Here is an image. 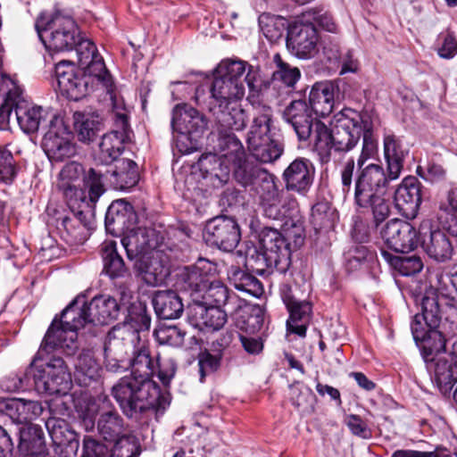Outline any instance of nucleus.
Here are the masks:
<instances>
[{"label":"nucleus","mask_w":457,"mask_h":457,"mask_svg":"<svg viewBox=\"0 0 457 457\" xmlns=\"http://www.w3.org/2000/svg\"><path fill=\"white\" fill-rule=\"evenodd\" d=\"M287 309L289 312L287 321L288 330L300 337H305L307 324L312 311V303L306 300L297 299Z\"/></svg>","instance_id":"obj_43"},{"label":"nucleus","mask_w":457,"mask_h":457,"mask_svg":"<svg viewBox=\"0 0 457 457\" xmlns=\"http://www.w3.org/2000/svg\"><path fill=\"white\" fill-rule=\"evenodd\" d=\"M374 175L381 177V182H386V171L382 165L365 163L360 168L358 160L355 162L353 157L349 158L340 169L341 189L345 196L353 195L355 204L359 184L370 181Z\"/></svg>","instance_id":"obj_18"},{"label":"nucleus","mask_w":457,"mask_h":457,"mask_svg":"<svg viewBox=\"0 0 457 457\" xmlns=\"http://www.w3.org/2000/svg\"><path fill=\"white\" fill-rule=\"evenodd\" d=\"M263 215L272 220H284L287 217L289 208L286 204H281L280 197L260 202Z\"/></svg>","instance_id":"obj_60"},{"label":"nucleus","mask_w":457,"mask_h":457,"mask_svg":"<svg viewBox=\"0 0 457 457\" xmlns=\"http://www.w3.org/2000/svg\"><path fill=\"white\" fill-rule=\"evenodd\" d=\"M154 337L160 345L180 347L184 344L186 332L178 326L161 327L154 330Z\"/></svg>","instance_id":"obj_58"},{"label":"nucleus","mask_w":457,"mask_h":457,"mask_svg":"<svg viewBox=\"0 0 457 457\" xmlns=\"http://www.w3.org/2000/svg\"><path fill=\"white\" fill-rule=\"evenodd\" d=\"M245 264L261 276H269L274 270L286 273L291 264L289 243L278 229L265 227L259 235V246L248 250Z\"/></svg>","instance_id":"obj_4"},{"label":"nucleus","mask_w":457,"mask_h":457,"mask_svg":"<svg viewBox=\"0 0 457 457\" xmlns=\"http://www.w3.org/2000/svg\"><path fill=\"white\" fill-rule=\"evenodd\" d=\"M422 185L416 177H405L397 187L394 202L395 205L403 216L407 219H414L421 204Z\"/></svg>","instance_id":"obj_29"},{"label":"nucleus","mask_w":457,"mask_h":457,"mask_svg":"<svg viewBox=\"0 0 457 457\" xmlns=\"http://www.w3.org/2000/svg\"><path fill=\"white\" fill-rule=\"evenodd\" d=\"M73 49L76 50L78 62L80 66L89 63L99 54L93 41L80 38L79 36L77 37V43Z\"/></svg>","instance_id":"obj_63"},{"label":"nucleus","mask_w":457,"mask_h":457,"mask_svg":"<svg viewBox=\"0 0 457 457\" xmlns=\"http://www.w3.org/2000/svg\"><path fill=\"white\" fill-rule=\"evenodd\" d=\"M112 442L114 445L110 452L109 457H138L140 454V445L131 433Z\"/></svg>","instance_id":"obj_56"},{"label":"nucleus","mask_w":457,"mask_h":457,"mask_svg":"<svg viewBox=\"0 0 457 457\" xmlns=\"http://www.w3.org/2000/svg\"><path fill=\"white\" fill-rule=\"evenodd\" d=\"M419 238L424 252L437 262L451 260L453 245L450 238L440 229L433 228L430 220H424L419 228Z\"/></svg>","instance_id":"obj_22"},{"label":"nucleus","mask_w":457,"mask_h":457,"mask_svg":"<svg viewBox=\"0 0 457 457\" xmlns=\"http://www.w3.org/2000/svg\"><path fill=\"white\" fill-rule=\"evenodd\" d=\"M218 134V148L223 160L215 154H206L200 158L198 164L201 170L217 179L220 184H224L229 179L230 169L228 166L223 168V165L243 158L246 153L241 141L234 133Z\"/></svg>","instance_id":"obj_9"},{"label":"nucleus","mask_w":457,"mask_h":457,"mask_svg":"<svg viewBox=\"0 0 457 457\" xmlns=\"http://www.w3.org/2000/svg\"><path fill=\"white\" fill-rule=\"evenodd\" d=\"M171 127L174 131L187 136L190 139L200 137L207 127L203 114L194 107L183 104H177L172 111Z\"/></svg>","instance_id":"obj_26"},{"label":"nucleus","mask_w":457,"mask_h":457,"mask_svg":"<svg viewBox=\"0 0 457 457\" xmlns=\"http://www.w3.org/2000/svg\"><path fill=\"white\" fill-rule=\"evenodd\" d=\"M137 217L133 206L123 199L113 201L108 207L104 225L107 233L115 237H124L131 230Z\"/></svg>","instance_id":"obj_28"},{"label":"nucleus","mask_w":457,"mask_h":457,"mask_svg":"<svg viewBox=\"0 0 457 457\" xmlns=\"http://www.w3.org/2000/svg\"><path fill=\"white\" fill-rule=\"evenodd\" d=\"M42 112L43 109L39 106L30 107L21 94H16L15 97H12L11 93L0 105V120L9 122L13 118L21 129L29 134L36 132L44 122Z\"/></svg>","instance_id":"obj_12"},{"label":"nucleus","mask_w":457,"mask_h":457,"mask_svg":"<svg viewBox=\"0 0 457 457\" xmlns=\"http://www.w3.org/2000/svg\"><path fill=\"white\" fill-rule=\"evenodd\" d=\"M97 429L99 435L108 442L131 433L122 417L116 411L102 412L97 421Z\"/></svg>","instance_id":"obj_42"},{"label":"nucleus","mask_w":457,"mask_h":457,"mask_svg":"<svg viewBox=\"0 0 457 457\" xmlns=\"http://www.w3.org/2000/svg\"><path fill=\"white\" fill-rule=\"evenodd\" d=\"M381 179L378 175H374L370 181L359 184L355 203L358 207L371 208L376 228L390 214L389 202L383 197L389 182L383 183Z\"/></svg>","instance_id":"obj_13"},{"label":"nucleus","mask_w":457,"mask_h":457,"mask_svg":"<svg viewBox=\"0 0 457 457\" xmlns=\"http://www.w3.org/2000/svg\"><path fill=\"white\" fill-rule=\"evenodd\" d=\"M222 356L217 353H211V350L204 349L197 355L198 371L200 382H204L205 378L215 373L220 367Z\"/></svg>","instance_id":"obj_57"},{"label":"nucleus","mask_w":457,"mask_h":457,"mask_svg":"<svg viewBox=\"0 0 457 457\" xmlns=\"http://www.w3.org/2000/svg\"><path fill=\"white\" fill-rule=\"evenodd\" d=\"M104 177L102 171L89 167L87 169L82 182H83V195H81V202L87 205L84 207L81 203H78V208H71L75 216L85 226H89L95 220L96 216V204L99 198L105 192L104 184Z\"/></svg>","instance_id":"obj_14"},{"label":"nucleus","mask_w":457,"mask_h":457,"mask_svg":"<svg viewBox=\"0 0 457 457\" xmlns=\"http://www.w3.org/2000/svg\"><path fill=\"white\" fill-rule=\"evenodd\" d=\"M210 112L214 117L218 133H232L246 127L248 117L238 102H230L222 106L211 105Z\"/></svg>","instance_id":"obj_31"},{"label":"nucleus","mask_w":457,"mask_h":457,"mask_svg":"<svg viewBox=\"0 0 457 457\" xmlns=\"http://www.w3.org/2000/svg\"><path fill=\"white\" fill-rule=\"evenodd\" d=\"M233 170L235 179L244 187L253 184L257 179L259 171L263 169L258 165L250 162L246 154L243 158H239L229 163Z\"/></svg>","instance_id":"obj_52"},{"label":"nucleus","mask_w":457,"mask_h":457,"mask_svg":"<svg viewBox=\"0 0 457 457\" xmlns=\"http://www.w3.org/2000/svg\"><path fill=\"white\" fill-rule=\"evenodd\" d=\"M45 342L46 337L27 370V375L33 377L35 389L38 394L65 395L72 385L68 367L61 357H47L46 355L54 350H62L68 356L72 354L68 353L61 345L46 347Z\"/></svg>","instance_id":"obj_3"},{"label":"nucleus","mask_w":457,"mask_h":457,"mask_svg":"<svg viewBox=\"0 0 457 457\" xmlns=\"http://www.w3.org/2000/svg\"><path fill=\"white\" fill-rule=\"evenodd\" d=\"M335 210L328 202H318L311 211V223L315 230L330 228L334 225Z\"/></svg>","instance_id":"obj_55"},{"label":"nucleus","mask_w":457,"mask_h":457,"mask_svg":"<svg viewBox=\"0 0 457 457\" xmlns=\"http://www.w3.org/2000/svg\"><path fill=\"white\" fill-rule=\"evenodd\" d=\"M360 127L361 129L362 147L357 160L361 168V164H365L377 153L378 140L373 132L372 121L367 113L362 114V121Z\"/></svg>","instance_id":"obj_51"},{"label":"nucleus","mask_w":457,"mask_h":457,"mask_svg":"<svg viewBox=\"0 0 457 457\" xmlns=\"http://www.w3.org/2000/svg\"><path fill=\"white\" fill-rule=\"evenodd\" d=\"M318 32L314 24L303 17L288 27L286 43L287 49L300 59H309L317 53Z\"/></svg>","instance_id":"obj_16"},{"label":"nucleus","mask_w":457,"mask_h":457,"mask_svg":"<svg viewBox=\"0 0 457 457\" xmlns=\"http://www.w3.org/2000/svg\"><path fill=\"white\" fill-rule=\"evenodd\" d=\"M150 327L151 316L145 310L134 312L108 332L104 344L129 353L145 342L141 334L147 332Z\"/></svg>","instance_id":"obj_10"},{"label":"nucleus","mask_w":457,"mask_h":457,"mask_svg":"<svg viewBox=\"0 0 457 457\" xmlns=\"http://www.w3.org/2000/svg\"><path fill=\"white\" fill-rule=\"evenodd\" d=\"M106 178L115 189L126 190L135 187L139 179L137 163L129 159L117 161L113 170L106 172Z\"/></svg>","instance_id":"obj_40"},{"label":"nucleus","mask_w":457,"mask_h":457,"mask_svg":"<svg viewBox=\"0 0 457 457\" xmlns=\"http://www.w3.org/2000/svg\"><path fill=\"white\" fill-rule=\"evenodd\" d=\"M116 129L102 137L99 144L98 160L104 164L117 161L124 150V143L129 138V117L122 103L115 96H111Z\"/></svg>","instance_id":"obj_11"},{"label":"nucleus","mask_w":457,"mask_h":457,"mask_svg":"<svg viewBox=\"0 0 457 457\" xmlns=\"http://www.w3.org/2000/svg\"><path fill=\"white\" fill-rule=\"evenodd\" d=\"M361 121L362 113L351 108H345L334 116L331 129L323 122H317L314 131L316 147L328 152L351 151L361 137Z\"/></svg>","instance_id":"obj_6"},{"label":"nucleus","mask_w":457,"mask_h":457,"mask_svg":"<svg viewBox=\"0 0 457 457\" xmlns=\"http://www.w3.org/2000/svg\"><path fill=\"white\" fill-rule=\"evenodd\" d=\"M337 92H338V87L331 81L316 82L309 94V106L318 116L329 115L334 109Z\"/></svg>","instance_id":"obj_37"},{"label":"nucleus","mask_w":457,"mask_h":457,"mask_svg":"<svg viewBox=\"0 0 457 457\" xmlns=\"http://www.w3.org/2000/svg\"><path fill=\"white\" fill-rule=\"evenodd\" d=\"M245 72V62L242 61L225 60L222 61L215 71V75L220 76L225 79L231 80V82L245 81L250 89H253L254 86V76H252L250 72L243 79Z\"/></svg>","instance_id":"obj_48"},{"label":"nucleus","mask_w":457,"mask_h":457,"mask_svg":"<svg viewBox=\"0 0 457 457\" xmlns=\"http://www.w3.org/2000/svg\"><path fill=\"white\" fill-rule=\"evenodd\" d=\"M283 118L292 126L301 141L314 135L315 124L320 122L313 117V111L304 100L292 101L284 110Z\"/></svg>","instance_id":"obj_27"},{"label":"nucleus","mask_w":457,"mask_h":457,"mask_svg":"<svg viewBox=\"0 0 457 457\" xmlns=\"http://www.w3.org/2000/svg\"><path fill=\"white\" fill-rule=\"evenodd\" d=\"M16 176V168L12 153L0 145V182L10 184Z\"/></svg>","instance_id":"obj_62"},{"label":"nucleus","mask_w":457,"mask_h":457,"mask_svg":"<svg viewBox=\"0 0 457 457\" xmlns=\"http://www.w3.org/2000/svg\"><path fill=\"white\" fill-rule=\"evenodd\" d=\"M195 326L207 331L220 330L228 321L230 313L217 306L193 303L190 309Z\"/></svg>","instance_id":"obj_36"},{"label":"nucleus","mask_w":457,"mask_h":457,"mask_svg":"<svg viewBox=\"0 0 457 457\" xmlns=\"http://www.w3.org/2000/svg\"><path fill=\"white\" fill-rule=\"evenodd\" d=\"M315 172V166L311 160L297 157L283 171L286 189L303 196L307 195L312 187Z\"/></svg>","instance_id":"obj_24"},{"label":"nucleus","mask_w":457,"mask_h":457,"mask_svg":"<svg viewBox=\"0 0 457 457\" xmlns=\"http://www.w3.org/2000/svg\"><path fill=\"white\" fill-rule=\"evenodd\" d=\"M14 433L19 435L18 447L31 456H42L45 453V442L42 428L38 425L29 424L15 427Z\"/></svg>","instance_id":"obj_41"},{"label":"nucleus","mask_w":457,"mask_h":457,"mask_svg":"<svg viewBox=\"0 0 457 457\" xmlns=\"http://www.w3.org/2000/svg\"><path fill=\"white\" fill-rule=\"evenodd\" d=\"M385 245L399 253L413 251L420 243L419 232L408 221L393 219L386 223L380 230Z\"/></svg>","instance_id":"obj_20"},{"label":"nucleus","mask_w":457,"mask_h":457,"mask_svg":"<svg viewBox=\"0 0 457 457\" xmlns=\"http://www.w3.org/2000/svg\"><path fill=\"white\" fill-rule=\"evenodd\" d=\"M380 253L384 260L403 276H413L423 268L421 259L416 255L395 256L385 249H380Z\"/></svg>","instance_id":"obj_50"},{"label":"nucleus","mask_w":457,"mask_h":457,"mask_svg":"<svg viewBox=\"0 0 457 457\" xmlns=\"http://www.w3.org/2000/svg\"><path fill=\"white\" fill-rule=\"evenodd\" d=\"M0 411L15 423L16 427L31 424L32 420L43 413L44 407L37 401L7 398L0 402Z\"/></svg>","instance_id":"obj_32"},{"label":"nucleus","mask_w":457,"mask_h":457,"mask_svg":"<svg viewBox=\"0 0 457 457\" xmlns=\"http://www.w3.org/2000/svg\"><path fill=\"white\" fill-rule=\"evenodd\" d=\"M129 353L104 344V367L107 371L119 373L129 368Z\"/></svg>","instance_id":"obj_54"},{"label":"nucleus","mask_w":457,"mask_h":457,"mask_svg":"<svg viewBox=\"0 0 457 457\" xmlns=\"http://www.w3.org/2000/svg\"><path fill=\"white\" fill-rule=\"evenodd\" d=\"M430 370H433L434 381L440 392L449 394L457 382V355L454 353H444L431 359Z\"/></svg>","instance_id":"obj_33"},{"label":"nucleus","mask_w":457,"mask_h":457,"mask_svg":"<svg viewBox=\"0 0 457 457\" xmlns=\"http://www.w3.org/2000/svg\"><path fill=\"white\" fill-rule=\"evenodd\" d=\"M423 320L426 322L422 318L420 319V321L421 322ZM415 324V318L413 319V322L411 323V327ZM425 325L430 330V334L428 338H425L423 340V346H422V354L425 361L427 363L431 362V359L434 357H436L437 355H443L445 352V339L443 337L442 333L436 330V328H430L427 323ZM418 328L417 333L414 334L412 332L414 337L416 339L420 337V330L422 329L421 323L420 325L416 326ZM439 325L437 326V328ZM411 331L413 329L411 328Z\"/></svg>","instance_id":"obj_47"},{"label":"nucleus","mask_w":457,"mask_h":457,"mask_svg":"<svg viewBox=\"0 0 457 457\" xmlns=\"http://www.w3.org/2000/svg\"><path fill=\"white\" fill-rule=\"evenodd\" d=\"M204 238L207 244L225 252L233 251L241 239L240 228L233 217L216 216L207 221Z\"/></svg>","instance_id":"obj_15"},{"label":"nucleus","mask_w":457,"mask_h":457,"mask_svg":"<svg viewBox=\"0 0 457 457\" xmlns=\"http://www.w3.org/2000/svg\"><path fill=\"white\" fill-rule=\"evenodd\" d=\"M42 145L51 162H63L76 154L71 134L63 127L62 120L55 115H52L49 120V129L44 136Z\"/></svg>","instance_id":"obj_17"},{"label":"nucleus","mask_w":457,"mask_h":457,"mask_svg":"<svg viewBox=\"0 0 457 457\" xmlns=\"http://www.w3.org/2000/svg\"><path fill=\"white\" fill-rule=\"evenodd\" d=\"M213 100L211 105H225L230 102H238L245 95V86L240 82H231L214 74L210 88Z\"/></svg>","instance_id":"obj_39"},{"label":"nucleus","mask_w":457,"mask_h":457,"mask_svg":"<svg viewBox=\"0 0 457 457\" xmlns=\"http://www.w3.org/2000/svg\"><path fill=\"white\" fill-rule=\"evenodd\" d=\"M195 303L217 306L230 313V317L237 314L246 302L234 291L219 280H208L201 295H196Z\"/></svg>","instance_id":"obj_19"},{"label":"nucleus","mask_w":457,"mask_h":457,"mask_svg":"<svg viewBox=\"0 0 457 457\" xmlns=\"http://www.w3.org/2000/svg\"><path fill=\"white\" fill-rule=\"evenodd\" d=\"M437 286L426 291L421 300V313L415 315L414 334L422 318L430 328L440 325L443 315L451 322L457 321V272L436 275Z\"/></svg>","instance_id":"obj_5"},{"label":"nucleus","mask_w":457,"mask_h":457,"mask_svg":"<svg viewBox=\"0 0 457 457\" xmlns=\"http://www.w3.org/2000/svg\"><path fill=\"white\" fill-rule=\"evenodd\" d=\"M214 270L215 268L211 262L199 259L195 264L183 267L179 270L175 287L188 293L193 303H195L196 295H201Z\"/></svg>","instance_id":"obj_21"},{"label":"nucleus","mask_w":457,"mask_h":457,"mask_svg":"<svg viewBox=\"0 0 457 457\" xmlns=\"http://www.w3.org/2000/svg\"><path fill=\"white\" fill-rule=\"evenodd\" d=\"M62 406L63 411H67L64 403L60 400L52 402L49 405V411L53 416L45 421V426L53 441L54 446H69L71 443H79L77 434L70 428L68 422L62 418H57L55 407Z\"/></svg>","instance_id":"obj_35"},{"label":"nucleus","mask_w":457,"mask_h":457,"mask_svg":"<svg viewBox=\"0 0 457 457\" xmlns=\"http://www.w3.org/2000/svg\"><path fill=\"white\" fill-rule=\"evenodd\" d=\"M274 62L278 68L274 72V79L281 81L287 87H294L301 77L299 69L285 62L279 54L274 55Z\"/></svg>","instance_id":"obj_59"},{"label":"nucleus","mask_w":457,"mask_h":457,"mask_svg":"<svg viewBox=\"0 0 457 457\" xmlns=\"http://www.w3.org/2000/svg\"><path fill=\"white\" fill-rule=\"evenodd\" d=\"M101 253L104 262V271L111 278H122L128 269L122 257L117 252L115 241H104L102 245Z\"/></svg>","instance_id":"obj_45"},{"label":"nucleus","mask_w":457,"mask_h":457,"mask_svg":"<svg viewBox=\"0 0 457 457\" xmlns=\"http://www.w3.org/2000/svg\"><path fill=\"white\" fill-rule=\"evenodd\" d=\"M35 29L46 48L51 52L72 50L79 35L75 21L60 12L50 18L41 13L36 21Z\"/></svg>","instance_id":"obj_8"},{"label":"nucleus","mask_w":457,"mask_h":457,"mask_svg":"<svg viewBox=\"0 0 457 457\" xmlns=\"http://www.w3.org/2000/svg\"><path fill=\"white\" fill-rule=\"evenodd\" d=\"M289 26L290 24L285 18L274 16L269 19L268 22L262 27V29L270 41L277 42L283 37L284 32L288 30Z\"/></svg>","instance_id":"obj_61"},{"label":"nucleus","mask_w":457,"mask_h":457,"mask_svg":"<svg viewBox=\"0 0 457 457\" xmlns=\"http://www.w3.org/2000/svg\"><path fill=\"white\" fill-rule=\"evenodd\" d=\"M162 237L152 228H133L121 238V244L130 261L138 260L156 249L162 241Z\"/></svg>","instance_id":"obj_25"},{"label":"nucleus","mask_w":457,"mask_h":457,"mask_svg":"<svg viewBox=\"0 0 457 457\" xmlns=\"http://www.w3.org/2000/svg\"><path fill=\"white\" fill-rule=\"evenodd\" d=\"M228 278L237 290L245 292L254 297H260L264 292L262 282L239 267L231 266L228 272Z\"/></svg>","instance_id":"obj_46"},{"label":"nucleus","mask_w":457,"mask_h":457,"mask_svg":"<svg viewBox=\"0 0 457 457\" xmlns=\"http://www.w3.org/2000/svg\"><path fill=\"white\" fill-rule=\"evenodd\" d=\"M100 366L92 351L83 350L75 363V379L80 386H88L99 377Z\"/></svg>","instance_id":"obj_44"},{"label":"nucleus","mask_w":457,"mask_h":457,"mask_svg":"<svg viewBox=\"0 0 457 457\" xmlns=\"http://www.w3.org/2000/svg\"><path fill=\"white\" fill-rule=\"evenodd\" d=\"M276 181V176L270 173L267 170L263 169L262 171H259L258 177L252 186L258 195L260 202L269 199L272 200V198L279 196V190Z\"/></svg>","instance_id":"obj_53"},{"label":"nucleus","mask_w":457,"mask_h":457,"mask_svg":"<svg viewBox=\"0 0 457 457\" xmlns=\"http://www.w3.org/2000/svg\"><path fill=\"white\" fill-rule=\"evenodd\" d=\"M437 220L443 229L457 237V212L441 203L437 212Z\"/></svg>","instance_id":"obj_64"},{"label":"nucleus","mask_w":457,"mask_h":457,"mask_svg":"<svg viewBox=\"0 0 457 457\" xmlns=\"http://www.w3.org/2000/svg\"><path fill=\"white\" fill-rule=\"evenodd\" d=\"M120 312V304L111 295H96L88 303L85 295H78L53 320L46 333L45 345H61L68 353L74 354L79 348V329L87 323L107 325L118 319Z\"/></svg>","instance_id":"obj_2"},{"label":"nucleus","mask_w":457,"mask_h":457,"mask_svg":"<svg viewBox=\"0 0 457 457\" xmlns=\"http://www.w3.org/2000/svg\"><path fill=\"white\" fill-rule=\"evenodd\" d=\"M74 129L79 140L90 142L95 139L100 129V120L97 114L76 112L73 114Z\"/></svg>","instance_id":"obj_49"},{"label":"nucleus","mask_w":457,"mask_h":457,"mask_svg":"<svg viewBox=\"0 0 457 457\" xmlns=\"http://www.w3.org/2000/svg\"><path fill=\"white\" fill-rule=\"evenodd\" d=\"M87 170L81 163L78 162H70L66 163L59 173V189L62 192L65 202L71 210L78 208V203H81L84 207L87 208L81 202L83 189L76 185L77 182L82 181L84 174Z\"/></svg>","instance_id":"obj_30"},{"label":"nucleus","mask_w":457,"mask_h":457,"mask_svg":"<svg viewBox=\"0 0 457 457\" xmlns=\"http://www.w3.org/2000/svg\"><path fill=\"white\" fill-rule=\"evenodd\" d=\"M129 368L131 374L120 378L112 388V395L123 413L129 418L149 410L162 414L170 402L161 394L153 378L156 376L164 386H168L176 372L174 361L170 359L161 362L159 353L154 355L145 342L133 350Z\"/></svg>","instance_id":"obj_1"},{"label":"nucleus","mask_w":457,"mask_h":457,"mask_svg":"<svg viewBox=\"0 0 457 457\" xmlns=\"http://www.w3.org/2000/svg\"><path fill=\"white\" fill-rule=\"evenodd\" d=\"M60 93L72 101H79L87 94L89 77L72 63L60 62L55 67Z\"/></svg>","instance_id":"obj_23"},{"label":"nucleus","mask_w":457,"mask_h":457,"mask_svg":"<svg viewBox=\"0 0 457 457\" xmlns=\"http://www.w3.org/2000/svg\"><path fill=\"white\" fill-rule=\"evenodd\" d=\"M247 135V146L259 162L269 163L278 160L283 154V144L270 134L272 110L270 106L258 104Z\"/></svg>","instance_id":"obj_7"},{"label":"nucleus","mask_w":457,"mask_h":457,"mask_svg":"<svg viewBox=\"0 0 457 457\" xmlns=\"http://www.w3.org/2000/svg\"><path fill=\"white\" fill-rule=\"evenodd\" d=\"M383 147L386 164V182H390L400 177L408 150L403 147L402 140L394 134L384 136Z\"/></svg>","instance_id":"obj_34"},{"label":"nucleus","mask_w":457,"mask_h":457,"mask_svg":"<svg viewBox=\"0 0 457 457\" xmlns=\"http://www.w3.org/2000/svg\"><path fill=\"white\" fill-rule=\"evenodd\" d=\"M152 303L157 317L162 320L179 319L184 312L182 298L173 290L156 291Z\"/></svg>","instance_id":"obj_38"}]
</instances>
